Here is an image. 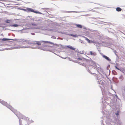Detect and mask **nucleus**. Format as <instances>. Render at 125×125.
Wrapping results in <instances>:
<instances>
[{
  "label": "nucleus",
  "mask_w": 125,
  "mask_h": 125,
  "mask_svg": "<svg viewBox=\"0 0 125 125\" xmlns=\"http://www.w3.org/2000/svg\"><path fill=\"white\" fill-rule=\"evenodd\" d=\"M26 10L28 12H34L35 13L42 14L39 11H36L35 10L31 9V8H27L26 9Z\"/></svg>",
  "instance_id": "7ed1b4c3"
},
{
  "label": "nucleus",
  "mask_w": 125,
  "mask_h": 125,
  "mask_svg": "<svg viewBox=\"0 0 125 125\" xmlns=\"http://www.w3.org/2000/svg\"><path fill=\"white\" fill-rule=\"evenodd\" d=\"M1 103L3 105L6 106L11 111L13 112L18 117H20L21 114L19 112H18L17 110L13 108L11 105L8 104L6 102L4 101H1Z\"/></svg>",
  "instance_id": "f257e3e1"
},
{
  "label": "nucleus",
  "mask_w": 125,
  "mask_h": 125,
  "mask_svg": "<svg viewBox=\"0 0 125 125\" xmlns=\"http://www.w3.org/2000/svg\"><path fill=\"white\" fill-rule=\"evenodd\" d=\"M121 10V9L119 7H117L116 8V10L117 11H120Z\"/></svg>",
  "instance_id": "9d476101"
},
{
  "label": "nucleus",
  "mask_w": 125,
  "mask_h": 125,
  "mask_svg": "<svg viewBox=\"0 0 125 125\" xmlns=\"http://www.w3.org/2000/svg\"><path fill=\"white\" fill-rule=\"evenodd\" d=\"M42 42H44L46 43H49V42L47 41H36L34 42H31L29 43L30 44H34L35 45L39 46L41 45V43Z\"/></svg>",
  "instance_id": "f03ea898"
},
{
  "label": "nucleus",
  "mask_w": 125,
  "mask_h": 125,
  "mask_svg": "<svg viewBox=\"0 0 125 125\" xmlns=\"http://www.w3.org/2000/svg\"><path fill=\"white\" fill-rule=\"evenodd\" d=\"M102 56L103 58H104L105 59H106L107 60L109 61H110V59L109 58V57H107L106 56L104 55H103Z\"/></svg>",
  "instance_id": "39448f33"
},
{
  "label": "nucleus",
  "mask_w": 125,
  "mask_h": 125,
  "mask_svg": "<svg viewBox=\"0 0 125 125\" xmlns=\"http://www.w3.org/2000/svg\"><path fill=\"white\" fill-rule=\"evenodd\" d=\"M76 26L78 28H82V25L80 24H76Z\"/></svg>",
  "instance_id": "1a4fd4ad"
},
{
  "label": "nucleus",
  "mask_w": 125,
  "mask_h": 125,
  "mask_svg": "<svg viewBox=\"0 0 125 125\" xmlns=\"http://www.w3.org/2000/svg\"><path fill=\"white\" fill-rule=\"evenodd\" d=\"M31 25H32L34 26H37V25L36 24L32 23L31 24Z\"/></svg>",
  "instance_id": "f8f14e48"
},
{
  "label": "nucleus",
  "mask_w": 125,
  "mask_h": 125,
  "mask_svg": "<svg viewBox=\"0 0 125 125\" xmlns=\"http://www.w3.org/2000/svg\"><path fill=\"white\" fill-rule=\"evenodd\" d=\"M121 78H122V76H121L120 77V78H121Z\"/></svg>",
  "instance_id": "a211bd4d"
},
{
  "label": "nucleus",
  "mask_w": 125,
  "mask_h": 125,
  "mask_svg": "<svg viewBox=\"0 0 125 125\" xmlns=\"http://www.w3.org/2000/svg\"><path fill=\"white\" fill-rule=\"evenodd\" d=\"M12 40V39H6V38H3L2 39V40L3 41H8V40Z\"/></svg>",
  "instance_id": "6e6552de"
},
{
  "label": "nucleus",
  "mask_w": 125,
  "mask_h": 125,
  "mask_svg": "<svg viewBox=\"0 0 125 125\" xmlns=\"http://www.w3.org/2000/svg\"><path fill=\"white\" fill-rule=\"evenodd\" d=\"M84 38H85V40H86L89 43L91 42H92V41H91L90 40H89L86 37H84Z\"/></svg>",
  "instance_id": "0eeeda50"
},
{
  "label": "nucleus",
  "mask_w": 125,
  "mask_h": 125,
  "mask_svg": "<svg viewBox=\"0 0 125 125\" xmlns=\"http://www.w3.org/2000/svg\"><path fill=\"white\" fill-rule=\"evenodd\" d=\"M48 9V8H45L43 9V10H47V9Z\"/></svg>",
  "instance_id": "2eb2a0df"
},
{
  "label": "nucleus",
  "mask_w": 125,
  "mask_h": 125,
  "mask_svg": "<svg viewBox=\"0 0 125 125\" xmlns=\"http://www.w3.org/2000/svg\"><path fill=\"white\" fill-rule=\"evenodd\" d=\"M115 68H116V69H118V70H119V68H117V67L116 66H115Z\"/></svg>",
  "instance_id": "f3484780"
},
{
  "label": "nucleus",
  "mask_w": 125,
  "mask_h": 125,
  "mask_svg": "<svg viewBox=\"0 0 125 125\" xmlns=\"http://www.w3.org/2000/svg\"><path fill=\"white\" fill-rule=\"evenodd\" d=\"M91 9L92 10H90V11H93V12H94V11H95V10H93V9Z\"/></svg>",
  "instance_id": "dca6fc26"
},
{
  "label": "nucleus",
  "mask_w": 125,
  "mask_h": 125,
  "mask_svg": "<svg viewBox=\"0 0 125 125\" xmlns=\"http://www.w3.org/2000/svg\"><path fill=\"white\" fill-rule=\"evenodd\" d=\"M7 22V23H9V22H8H8Z\"/></svg>",
  "instance_id": "4be33fe9"
},
{
  "label": "nucleus",
  "mask_w": 125,
  "mask_h": 125,
  "mask_svg": "<svg viewBox=\"0 0 125 125\" xmlns=\"http://www.w3.org/2000/svg\"><path fill=\"white\" fill-rule=\"evenodd\" d=\"M70 35L71 36L74 37H75V35L73 34H70L69 35Z\"/></svg>",
  "instance_id": "4468645a"
},
{
  "label": "nucleus",
  "mask_w": 125,
  "mask_h": 125,
  "mask_svg": "<svg viewBox=\"0 0 125 125\" xmlns=\"http://www.w3.org/2000/svg\"><path fill=\"white\" fill-rule=\"evenodd\" d=\"M96 9V8H94V9Z\"/></svg>",
  "instance_id": "412c9836"
},
{
  "label": "nucleus",
  "mask_w": 125,
  "mask_h": 125,
  "mask_svg": "<svg viewBox=\"0 0 125 125\" xmlns=\"http://www.w3.org/2000/svg\"><path fill=\"white\" fill-rule=\"evenodd\" d=\"M67 47L68 48L73 50H75V48L71 46H68Z\"/></svg>",
  "instance_id": "9b49d317"
},
{
  "label": "nucleus",
  "mask_w": 125,
  "mask_h": 125,
  "mask_svg": "<svg viewBox=\"0 0 125 125\" xmlns=\"http://www.w3.org/2000/svg\"><path fill=\"white\" fill-rule=\"evenodd\" d=\"M7 22V23H9V22H8H8Z\"/></svg>",
  "instance_id": "5701e85b"
},
{
  "label": "nucleus",
  "mask_w": 125,
  "mask_h": 125,
  "mask_svg": "<svg viewBox=\"0 0 125 125\" xmlns=\"http://www.w3.org/2000/svg\"><path fill=\"white\" fill-rule=\"evenodd\" d=\"M79 59H80V60H82V59H79Z\"/></svg>",
  "instance_id": "6ab92c4d"
},
{
  "label": "nucleus",
  "mask_w": 125,
  "mask_h": 125,
  "mask_svg": "<svg viewBox=\"0 0 125 125\" xmlns=\"http://www.w3.org/2000/svg\"><path fill=\"white\" fill-rule=\"evenodd\" d=\"M18 26L17 24H14L12 25V26L13 27H16Z\"/></svg>",
  "instance_id": "ddd939ff"
},
{
  "label": "nucleus",
  "mask_w": 125,
  "mask_h": 125,
  "mask_svg": "<svg viewBox=\"0 0 125 125\" xmlns=\"http://www.w3.org/2000/svg\"><path fill=\"white\" fill-rule=\"evenodd\" d=\"M85 63L86 65H85V67L88 70H89V69H91L93 66L90 64V62L89 61L86 62Z\"/></svg>",
  "instance_id": "20e7f679"
},
{
  "label": "nucleus",
  "mask_w": 125,
  "mask_h": 125,
  "mask_svg": "<svg viewBox=\"0 0 125 125\" xmlns=\"http://www.w3.org/2000/svg\"><path fill=\"white\" fill-rule=\"evenodd\" d=\"M116 115H118L117 114H117H116Z\"/></svg>",
  "instance_id": "aec40b11"
},
{
  "label": "nucleus",
  "mask_w": 125,
  "mask_h": 125,
  "mask_svg": "<svg viewBox=\"0 0 125 125\" xmlns=\"http://www.w3.org/2000/svg\"><path fill=\"white\" fill-rule=\"evenodd\" d=\"M90 52V54L91 55L94 56L96 55V53L94 52H93L92 51H91Z\"/></svg>",
  "instance_id": "423d86ee"
}]
</instances>
